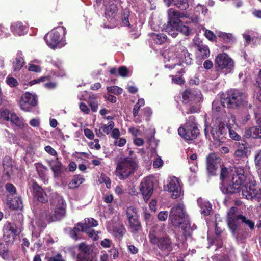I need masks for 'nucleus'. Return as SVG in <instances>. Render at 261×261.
Segmentation results:
<instances>
[{
    "label": "nucleus",
    "instance_id": "1a4fd4ad",
    "mask_svg": "<svg viewBox=\"0 0 261 261\" xmlns=\"http://www.w3.org/2000/svg\"><path fill=\"white\" fill-rule=\"evenodd\" d=\"M50 205L54 208V212L50 217V221L53 222L62 219L65 215L66 207L65 202L63 197L56 193H53Z\"/></svg>",
    "mask_w": 261,
    "mask_h": 261
},
{
    "label": "nucleus",
    "instance_id": "a211bd4d",
    "mask_svg": "<svg viewBox=\"0 0 261 261\" xmlns=\"http://www.w3.org/2000/svg\"><path fill=\"white\" fill-rule=\"evenodd\" d=\"M140 190L144 200L147 201L152 195L153 191V184L150 178L143 179L140 184Z\"/></svg>",
    "mask_w": 261,
    "mask_h": 261
},
{
    "label": "nucleus",
    "instance_id": "cd10ccee",
    "mask_svg": "<svg viewBox=\"0 0 261 261\" xmlns=\"http://www.w3.org/2000/svg\"><path fill=\"white\" fill-rule=\"evenodd\" d=\"M11 30L14 34L21 36L27 33L28 28L22 22H17L11 24Z\"/></svg>",
    "mask_w": 261,
    "mask_h": 261
},
{
    "label": "nucleus",
    "instance_id": "dca6fc26",
    "mask_svg": "<svg viewBox=\"0 0 261 261\" xmlns=\"http://www.w3.org/2000/svg\"><path fill=\"white\" fill-rule=\"evenodd\" d=\"M37 97L36 95L26 92L22 95L19 105L22 110L29 112L33 107L37 105Z\"/></svg>",
    "mask_w": 261,
    "mask_h": 261
},
{
    "label": "nucleus",
    "instance_id": "603ef678",
    "mask_svg": "<svg viewBox=\"0 0 261 261\" xmlns=\"http://www.w3.org/2000/svg\"><path fill=\"white\" fill-rule=\"evenodd\" d=\"M229 172L228 169L225 167H222L221 170L220 179L223 182L222 185H224L225 180H227Z\"/></svg>",
    "mask_w": 261,
    "mask_h": 261
},
{
    "label": "nucleus",
    "instance_id": "c9c22d12",
    "mask_svg": "<svg viewBox=\"0 0 261 261\" xmlns=\"http://www.w3.org/2000/svg\"><path fill=\"white\" fill-rule=\"evenodd\" d=\"M114 126V123L113 121H110L108 123L107 125H103L102 126L98 132H97V129H96V135L98 137H101L103 135L102 132L106 133V134H109L111 131L113 129Z\"/></svg>",
    "mask_w": 261,
    "mask_h": 261
},
{
    "label": "nucleus",
    "instance_id": "2eb2a0df",
    "mask_svg": "<svg viewBox=\"0 0 261 261\" xmlns=\"http://www.w3.org/2000/svg\"><path fill=\"white\" fill-rule=\"evenodd\" d=\"M168 21L167 23H173L178 21H181L180 18H189L191 22L197 23L199 18L197 16L189 17V14L186 12H180L173 8H169L167 10Z\"/></svg>",
    "mask_w": 261,
    "mask_h": 261
},
{
    "label": "nucleus",
    "instance_id": "423d86ee",
    "mask_svg": "<svg viewBox=\"0 0 261 261\" xmlns=\"http://www.w3.org/2000/svg\"><path fill=\"white\" fill-rule=\"evenodd\" d=\"M222 119L223 118H217L211 128V134L213 139L212 141L216 147L221 146L227 132V128Z\"/></svg>",
    "mask_w": 261,
    "mask_h": 261
},
{
    "label": "nucleus",
    "instance_id": "58836bf2",
    "mask_svg": "<svg viewBox=\"0 0 261 261\" xmlns=\"http://www.w3.org/2000/svg\"><path fill=\"white\" fill-rule=\"evenodd\" d=\"M174 25L178 29L179 32L185 36H188L191 33V29L188 26L184 25L182 21L177 22Z\"/></svg>",
    "mask_w": 261,
    "mask_h": 261
},
{
    "label": "nucleus",
    "instance_id": "20e7f679",
    "mask_svg": "<svg viewBox=\"0 0 261 261\" xmlns=\"http://www.w3.org/2000/svg\"><path fill=\"white\" fill-rule=\"evenodd\" d=\"M116 0H105V16L108 23L104 24L106 28L112 29L119 22L120 17L118 13V8L116 4Z\"/></svg>",
    "mask_w": 261,
    "mask_h": 261
},
{
    "label": "nucleus",
    "instance_id": "f704fd0d",
    "mask_svg": "<svg viewBox=\"0 0 261 261\" xmlns=\"http://www.w3.org/2000/svg\"><path fill=\"white\" fill-rule=\"evenodd\" d=\"M154 43L158 44H162L165 43L167 39V36L163 33H151L150 34Z\"/></svg>",
    "mask_w": 261,
    "mask_h": 261
},
{
    "label": "nucleus",
    "instance_id": "7c9ffc66",
    "mask_svg": "<svg viewBox=\"0 0 261 261\" xmlns=\"http://www.w3.org/2000/svg\"><path fill=\"white\" fill-rule=\"evenodd\" d=\"M24 64V61L21 51H18L13 61V69L14 71L21 69Z\"/></svg>",
    "mask_w": 261,
    "mask_h": 261
},
{
    "label": "nucleus",
    "instance_id": "c03bdc74",
    "mask_svg": "<svg viewBox=\"0 0 261 261\" xmlns=\"http://www.w3.org/2000/svg\"><path fill=\"white\" fill-rule=\"evenodd\" d=\"M238 218L239 220H241V222L244 224L246 226H248L250 229V230L254 229L255 224L252 221L242 215H239Z\"/></svg>",
    "mask_w": 261,
    "mask_h": 261
},
{
    "label": "nucleus",
    "instance_id": "f8f14e48",
    "mask_svg": "<svg viewBox=\"0 0 261 261\" xmlns=\"http://www.w3.org/2000/svg\"><path fill=\"white\" fill-rule=\"evenodd\" d=\"M136 163L131 158H125L120 162L116 168V172L120 179H125L133 174L136 169Z\"/></svg>",
    "mask_w": 261,
    "mask_h": 261
},
{
    "label": "nucleus",
    "instance_id": "412c9836",
    "mask_svg": "<svg viewBox=\"0 0 261 261\" xmlns=\"http://www.w3.org/2000/svg\"><path fill=\"white\" fill-rule=\"evenodd\" d=\"M257 125L246 128L244 132L246 138H261V117L256 120Z\"/></svg>",
    "mask_w": 261,
    "mask_h": 261
},
{
    "label": "nucleus",
    "instance_id": "49530a36",
    "mask_svg": "<svg viewBox=\"0 0 261 261\" xmlns=\"http://www.w3.org/2000/svg\"><path fill=\"white\" fill-rule=\"evenodd\" d=\"M222 107H225L222 103V98L220 101L215 100L212 103V110L214 113L221 112Z\"/></svg>",
    "mask_w": 261,
    "mask_h": 261
},
{
    "label": "nucleus",
    "instance_id": "c85d7f7f",
    "mask_svg": "<svg viewBox=\"0 0 261 261\" xmlns=\"http://www.w3.org/2000/svg\"><path fill=\"white\" fill-rule=\"evenodd\" d=\"M168 7L173 5L181 10H185L189 7L188 0H164Z\"/></svg>",
    "mask_w": 261,
    "mask_h": 261
},
{
    "label": "nucleus",
    "instance_id": "864d4df0",
    "mask_svg": "<svg viewBox=\"0 0 261 261\" xmlns=\"http://www.w3.org/2000/svg\"><path fill=\"white\" fill-rule=\"evenodd\" d=\"M12 205L14 208L20 209L22 207V201L20 197H15L12 200Z\"/></svg>",
    "mask_w": 261,
    "mask_h": 261
},
{
    "label": "nucleus",
    "instance_id": "f03ea898",
    "mask_svg": "<svg viewBox=\"0 0 261 261\" xmlns=\"http://www.w3.org/2000/svg\"><path fill=\"white\" fill-rule=\"evenodd\" d=\"M169 221L174 227H179L182 229L183 236H181V238L184 241L178 243L177 245L181 249H186L187 243L184 241L186 236L189 234L191 224L185 206L182 203L175 204L171 208L169 215Z\"/></svg>",
    "mask_w": 261,
    "mask_h": 261
},
{
    "label": "nucleus",
    "instance_id": "aec40b11",
    "mask_svg": "<svg viewBox=\"0 0 261 261\" xmlns=\"http://www.w3.org/2000/svg\"><path fill=\"white\" fill-rule=\"evenodd\" d=\"M78 249L79 253L77 255V261H92L91 255L92 250L89 245L82 243L79 245Z\"/></svg>",
    "mask_w": 261,
    "mask_h": 261
},
{
    "label": "nucleus",
    "instance_id": "09e8293b",
    "mask_svg": "<svg viewBox=\"0 0 261 261\" xmlns=\"http://www.w3.org/2000/svg\"><path fill=\"white\" fill-rule=\"evenodd\" d=\"M89 105L93 112H97L98 108V102L96 99L95 96H90L89 98Z\"/></svg>",
    "mask_w": 261,
    "mask_h": 261
},
{
    "label": "nucleus",
    "instance_id": "b1692460",
    "mask_svg": "<svg viewBox=\"0 0 261 261\" xmlns=\"http://www.w3.org/2000/svg\"><path fill=\"white\" fill-rule=\"evenodd\" d=\"M221 159L217 157L215 154H211L207 158V170L211 175H215L218 168V163Z\"/></svg>",
    "mask_w": 261,
    "mask_h": 261
},
{
    "label": "nucleus",
    "instance_id": "39448f33",
    "mask_svg": "<svg viewBox=\"0 0 261 261\" xmlns=\"http://www.w3.org/2000/svg\"><path fill=\"white\" fill-rule=\"evenodd\" d=\"M65 34L66 29L64 27H59L47 34L44 37V40L50 48H60L66 44L63 40Z\"/></svg>",
    "mask_w": 261,
    "mask_h": 261
},
{
    "label": "nucleus",
    "instance_id": "6e6552de",
    "mask_svg": "<svg viewBox=\"0 0 261 261\" xmlns=\"http://www.w3.org/2000/svg\"><path fill=\"white\" fill-rule=\"evenodd\" d=\"M237 210L236 207H231L227 213V222L229 229L236 239L238 241H243L247 238L248 234L247 232H245L244 234L241 235L239 232V215H236Z\"/></svg>",
    "mask_w": 261,
    "mask_h": 261
},
{
    "label": "nucleus",
    "instance_id": "6ab92c4d",
    "mask_svg": "<svg viewBox=\"0 0 261 261\" xmlns=\"http://www.w3.org/2000/svg\"><path fill=\"white\" fill-rule=\"evenodd\" d=\"M167 186L169 191L172 193L173 198L176 199L182 194L181 186L177 178L174 176L170 177Z\"/></svg>",
    "mask_w": 261,
    "mask_h": 261
},
{
    "label": "nucleus",
    "instance_id": "9d476101",
    "mask_svg": "<svg viewBox=\"0 0 261 261\" xmlns=\"http://www.w3.org/2000/svg\"><path fill=\"white\" fill-rule=\"evenodd\" d=\"M246 102V97L245 94L238 90L231 91L228 92L226 96L222 97L223 106L229 108H236Z\"/></svg>",
    "mask_w": 261,
    "mask_h": 261
},
{
    "label": "nucleus",
    "instance_id": "ddd939ff",
    "mask_svg": "<svg viewBox=\"0 0 261 261\" xmlns=\"http://www.w3.org/2000/svg\"><path fill=\"white\" fill-rule=\"evenodd\" d=\"M216 68L225 74L231 72L234 67L233 61L225 53L219 54L215 59Z\"/></svg>",
    "mask_w": 261,
    "mask_h": 261
},
{
    "label": "nucleus",
    "instance_id": "bb28decb",
    "mask_svg": "<svg viewBox=\"0 0 261 261\" xmlns=\"http://www.w3.org/2000/svg\"><path fill=\"white\" fill-rule=\"evenodd\" d=\"M109 231L117 237H122L126 232V229L122 225H109L107 227Z\"/></svg>",
    "mask_w": 261,
    "mask_h": 261
},
{
    "label": "nucleus",
    "instance_id": "774afa93",
    "mask_svg": "<svg viewBox=\"0 0 261 261\" xmlns=\"http://www.w3.org/2000/svg\"><path fill=\"white\" fill-rule=\"evenodd\" d=\"M257 82H258V86L259 88L258 93L257 94V98L259 101H261V69L259 70V72Z\"/></svg>",
    "mask_w": 261,
    "mask_h": 261
},
{
    "label": "nucleus",
    "instance_id": "338daca9",
    "mask_svg": "<svg viewBox=\"0 0 261 261\" xmlns=\"http://www.w3.org/2000/svg\"><path fill=\"white\" fill-rule=\"evenodd\" d=\"M255 162L258 167L261 168V150L255 155Z\"/></svg>",
    "mask_w": 261,
    "mask_h": 261
},
{
    "label": "nucleus",
    "instance_id": "4d7b16f0",
    "mask_svg": "<svg viewBox=\"0 0 261 261\" xmlns=\"http://www.w3.org/2000/svg\"><path fill=\"white\" fill-rule=\"evenodd\" d=\"M118 74L120 76L125 77L128 76V70L125 66H120L118 68Z\"/></svg>",
    "mask_w": 261,
    "mask_h": 261
},
{
    "label": "nucleus",
    "instance_id": "4468645a",
    "mask_svg": "<svg viewBox=\"0 0 261 261\" xmlns=\"http://www.w3.org/2000/svg\"><path fill=\"white\" fill-rule=\"evenodd\" d=\"M85 222L79 223L77 226L81 228L82 232L86 233L89 238L93 240H97L99 238L98 231H95L91 227H95L98 225L97 221L92 218H86L84 220Z\"/></svg>",
    "mask_w": 261,
    "mask_h": 261
},
{
    "label": "nucleus",
    "instance_id": "de8ad7c7",
    "mask_svg": "<svg viewBox=\"0 0 261 261\" xmlns=\"http://www.w3.org/2000/svg\"><path fill=\"white\" fill-rule=\"evenodd\" d=\"M0 256L5 260H8L10 258L9 251L3 243H0Z\"/></svg>",
    "mask_w": 261,
    "mask_h": 261
},
{
    "label": "nucleus",
    "instance_id": "79ce46f5",
    "mask_svg": "<svg viewBox=\"0 0 261 261\" xmlns=\"http://www.w3.org/2000/svg\"><path fill=\"white\" fill-rule=\"evenodd\" d=\"M137 213L138 211L135 207L130 206L127 207L126 210V216L128 220H129L138 218Z\"/></svg>",
    "mask_w": 261,
    "mask_h": 261
},
{
    "label": "nucleus",
    "instance_id": "8fccbe9b",
    "mask_svg": "<svg viewBox=\"0 0 261 261\" xmlns=\"http://www.w3.org/2000/svg\"><path fill=\"white\" fill-rule=\"evenodd\" d=\"M218 36L222 38L224 41L229 42L233 41L234 40L233 36L232 34L226 33L225 32H219L218 34Z\"/></svg>",
    "mask_w": 261,
    "mask_h": 261
},
{
    "label": "nucleus",
    "instance_id": "f257e3e1",
    "mask_svg": "<svg viewBox=\"0 0 261 261\" xmlns=\"http://www.w3.org/2000/svg\"><path fill=\"white\" fill-rule=\"evenodd\" d=\"M242 188V195L248 200L261 199V189L259 188L253 177L246 175L242 167L236 168L231 180V184L227 186L222 185L220 189L224 194H230L239 192Z\"/></svg>",
    "mask_w": 261,
    "mask_h": 261
},
{
    "label": "nucleus",
    "instance_id": "f3484780",
    "mask_svg": "<svg viewBox=\"0 0 261 261\" xmlns=\"http://www.w3.org/2000/svg\"><path fill=\"white\" fill-rule=\"evenodd\" d=\"M202 100V94L198 89H189L182 94V102L184 104L199 103Z\"/></svg>",
    "mask_w": 261,
    "mask_h": 261
},
{
    "label": "nucleus",
    "instance_id": "72a5a7b5",
    "mask_svg": "<svg viewBox=\"0 0 261 261\" xmlns=\"http://www.w3.org/2000/svg\"><path fill=\"white\" fill-rule=\"evenodd\" d=\"M198 203L201 208V213L204 215L207 216L210 214L212 210V205L208 201H202V199H198Z\"/></svg>",
    "mask_w": 261,
    "mask_h": 261
},
{
    "label": "nucleus",
    "instance_id": "5701e85b",
    "mask_svg": "<svg viewBox=\"0 0 261 261\" xmlns=\"http://www.w3.org/2000/svg\"><path fill=\"white\" fill-rule=\"evenodd\" d=\"M250 153L251 148L249 145L244 141H241L238 144V148L234 152V155L240 159H247Z\"/></svg>",
    "mask_w": 261,
    "mask_h": 261
},
{
    "label": "nucleus",
    "instance_id": "bf43d9fd",
    "mask_svg": "<svg viewBox=\"0 0 261 261\" xmlns=\"http://www.w3.org/2000/svg\"><path fill=\"white\" fill-rule=\"evenodd\" d=\"M232 129L233 128L228 129L230 137L234 140L239 141L241 139V136Z\"/></svg>",
    "mask_w": 261,
    "mask_h": 261
},
{
    "label": "nucleus",
    "instance_id": "052dcab7",
    "mask_svg": "<svg viewBox=\"0 0 261 261\" xmlns=\"http://www.w3.org/2000/svg\"><path fill=\"white\" fill-rule=\"evenodd\" d=\"M110 256L113 259H115L118 257L119 251L118 249L115 247H113L110 250H109Z\"/></svg>",
    "mask_w": 261,
    "mask_h": 261
},
{
    "label": "nucleus",
    "instance_id": "6e6d98bb",
    "mask_svg": "<svg viewBox=\"0 0 261 261\" xmlns=\"http://www.w3.org/2000/svg\"><path fill=\"white\" fill-rule=\"evenodd\" d=\"M107 90L109 92L113 93L115 94H119L122 92V89L116 86L108 87Z\"/></svg>",
    "mask_w": 261,
    "mask_h": 261
},
{
    "label": "nucleus",
    "instance_id": "393cba45",
    "mask_svg": "<svg viewBox=\"0 0 261 261\" xmlns=\"http://www.w3.org/2000/svg\"><path fill=\"white\" fill-rule=\"evenodd\" d=\"M32 186L33 190V195L34 198L42 203L47 202V196L43 189L36 182H33Z\"/></svg>",
    "mask_w": 261,
    "mask_h": 261
},
{
    "label": "nucleus",
    "instance_id": "2f4dec72",
    "mask_svg": "<svg viewBox=\"0 0 261 261\" xmlns=\"http://www.w3.org/2000/svg\"><path fill=\"white\" fill-rule=\"evenodd\" d=\"M14 162L9 156H5L3 160V166L4 172L10 175L13 171Z\"/></svg>",
    "mask_w": 261,
    "mask_h": 261
},
{
    "label": "nucleus",
    "instance_id": "4c0bfd02",
    "mask_svg": "<svg viewBox=\"0 0 261 261\" xmlns=\"http://www.w3.org/2000/svg\"><path fill=\"white\" fill-rule=\"evenodd\" d=\"M185 105L187 111L182 113L184 115L198 112L200 109L199 103H189Z\"/></svg>",
    "mask_w": 261,
    "mask_h": 261
},
{
    "label": "nucleus",
    "instance_id": "473e14b6",
    "mask_svg": "<svg viewBox=\"0 0 261 261\" xmlns=\"http://www.w3.org/2000/svg\"><path fill=\"white\" fill-rule=\"evenodd\" d=\"M128 221L129 222V229L132 233L136 234L141 230V225L138 218Z\"/></svg>",
    "mask_w": 261,
    "mask_h": 261
},
{
    "label": "nucleus",
    "instance_id": "4be33fe9",
    "mask_svg": "<svg viewBox=\"0 0 261 261\" xmlns=\"http://www.w3.org/2000/svg\"><path fill=\"white\" fill-rule=\"evenodd\" d=\"M10 121L13 127H17L18 128L26 131L28 133L30 130H32V129L25 123L23 118L18 117L15 113L11 114Z\"/></svg>",
    "mask_w": 261,
    "mask_h": 261
},
{
    "label": "nucleus",
    "instance_id": "e2e57ef3",
    "mask_svg": "<svg viewBox=\"0 0 261 261\" xmlns=\"http://www.w3.org/2000/svg\"><path fill=\"white\" fill-rule=\"evenodd\" d=\"M128 252L133 254V255H136L139 252L138 248L132 244L127 245V246Z\"/></svg>",
    "mask_w": 261,
    "mask_h": 261
},
{
    "label": "nucleus",
    "instance_id": "3c124183",
    "mask_svg": "<svg viewBox=\"0 0 261 261\" xmlns=\"http://www.w3.org/2000/svg\"><path fill=\"white\" fill-rule=\"evenodd\" d=\"M16 235L15 232H8V231L4 230L3 237L6 242L11 243L15 239Z\"/></svg>",
    "mask_w": 261,
    "mask_h": 261
},
{
    "label": "nucleus",
    "instance_id": "0eeeda50",
    "mask_svg": "<svg viewBox=\"0 0 261 261\" xmlns=\"http://www.w3.org/2000/svg\"><path fill=\"white\" fill-rule=\"evenodd\" d=\"M150 243L156 246L160 250L169 253L172 250V243L171 239L168 236L159 237L155 230L150 231L148 234Z\"/></svg>",
    "mask_w": 261,
    "mask_h": 261
},
{
    "label": "nucleus",
    "instance_id": "e433bc0d",
    "mask_svg": "<svg viewBox=\"0 0 261 261\" xmlns=\"http://www.w3.org/2000/svg\"><path fill=\"white\" fill-rule=\"evenodd\" d=\"M85 179L81 175L74 176L72 180L68 184L69 189H74L78 187L81 184L84 182Z\"/></svg>",
    "mask_w": 261,
    "mask_h": 261
},
{
    "label": "nucleus",
    "instance_id": "a878e982",
    "mask_svg": "<svg viewBox=\"0 0 261 261\" xmlns=\"http://www.w3.org/2000/svg\"><path fill=\"white\" fill-rule=\"evenodd\" d=\"M47 162L54 173V176L56 177H60L63 172V167L61 162L58 158L48 160Z\"/></svg>",
    "mask_w": 261,
    "mask_h": 261
},
{
    "label": "nucleus",
    "instance_id": "c756f323",
    "mask_svg": "<svg viewBox=\"0 0 261 261\" xmlns=\"http://www.w3.org/2000/svg\"><path fill=\"white\" fill-rule=\"evenodd\" d=\"M210 51L208 46L203 44L197 46L196 56L198 58L204 59L209 57Z\"/></svg>",
    "mask_w": 261,
    "mask_h": 261
},
{
    "label": "nucleus",
    "instance_id": "680f3d73",
    "mask_svg": "<svg viewBox=\"0 0 261 261\" xmlns=\"http://www.w3.org/2000/svg\"><path fill=\"white\" fill-rule=\"evenodd\" d=\"M12 113H10L9 111L5 110L2 111L0 113V116L2 118L7 120L9 121L10 120V116Z\"/></svg>",
    "mask_w": 261,
    "mask_h": 261
},
{
    "label": "nucleus",
    "instance_id": "13d9d810",
    "mask_svg": "<svg viewBox=\"0 0 261 261\" xmlns=\"http://www.w3.org/2000/svg\"><path fill=\"white\" fill-rule=\"evenodd\" d=\"M169 214L167 211H164L160 212L158 214V218L160 221H165L168 217H169Z\"/></svg>",
    "mask_w": 261,
    "mask_h": 261
},
{
    "label": "nucleus",
    "instance_id": "0e129e2a",
    "mask_svg": "<svg viewBox=\"0 0 261 261\" xmlns=\"http://www.w3.org/2000/svg\"><path fill=\"white\" fill-rule=\"evenodd\" d=\"M6 189L11 195H13L16 193V188L13 185L8 183L5 186Z\"/></svg>",
    "mask_w": 261,
    "mask_h": 261
},
{
    "label": "nucleus",
    "instance_id": "a19ab883",
    "mask_svg": "<svg viewBox=\"0 0 261 261\" xmlns=\"http://www.w3.org/2000/svg\"><path fill=\"white\" fill-rule=\"evenodd\" d=\"M175 22L173 23H167L166 28V31L169 34L171 35L173 37H175L177 36L179 33L178 29L175 27Z\"/></svg>",
    "mask_w": 261,
    "mask_h": 261
},
{
    "label": "nucleus",
    "instance_id": "7ed1b4c3",
    "mask_svg": "<svg viewBox=\"0 0 261 261\" xmlns=\"http://www.w3.org/2000/svg\"><path fill=\"white\" fill-rule=\"evenodd\" d=\"M168 57L169 61L175 59V62L172 64H166L165 66L166 68L173 69L176 66H180L179 62H184L187 65H191L193 62V56L189 53L187 48L181 43L176 44L169 48Z\"/></svg>",
    "mask_w": 261,
    "mask_h": 261
},
{
    "label": "nucleus",
    "instance_id": "5fc2aeb1",
    "mask_svg": "<svg viewBox=\"0 0 261 261\" xmlns=\"http://www.w3.org/2000/svg\"><path fill=\"white\" fill-rule=\"evenodd\" d=\"M6 82L7 84L11 87H16L18 85L17 80L10 75L6 78Z\"/></svg>",
    "mask_w": 261,
    "mask_h": 261
},
{
    "label": "nucleus",
    "instance_id": "a18cd8bd",
    "mask_svg": "<svg viewBox=\"0 0 261 261\" xmlns=\"http://www.w3.org/2000/svg\"><path fill=\"white\" fill-rule=\"evenodd\" d=\"M81 231V228L78 226H76L72 229H71L69 232L70 237L73 240L77 241L80 240L81 237L80 236L79 233Z\"/></svg>",
    "mask_w": 261,
    "mask_h": 261
},
{
    "label": "nucleus",
    "instance_id": "9b49d317",
    "mask_svg": "<svg viewBox=\"0 0 261 261\" xmlns=\"http://www.w3.org/2000/svg\"><path fill=\"white\" fill-rule=\"evenodd\" d=\"M178 132L179 135L186 140L195 139L199 134L197 124L195 122V117L193 116L189 117L184 127L180 126Z\"/></svg>",
    "mask_w": 261,
    "mask_h": 261
},
{
    "label": "nucleus",
    "instance_id": "69168bd1",
    "mask_svg": "<svg viewBox=\"0 0 261 261\" xmlns=\"http://www.w3.org/2000/svg\"><path fill=\"white\" fill-rule=\"evenodd\" d=\"M4 230L8 231V232H15L16 234L17 230L12 226L10 223H7L4 227Z\"/></svg>",
    "mask_w": 261,
    "mask_h": 261
},
{
    "label": "nucleus",
    "instance_id": "37998d69",
    "mask_svg": "<svg viewBox=\"0 0 261 261\" xmlns=\"http://www.w3.org/2000/svg\"><path fill=\"white\" fill-rule=\"evenodd\" d=\"M129 10L128 8H125L123 10L121 19L122 24L124 26L129 27L130 22L129 21Z\"/></svg>",
    "mask_w": 261,
    "mask_h": 261
},
{
    "label": "nucleus",
    "instance_id": "ea45409f",
    "mask_svg": "<svg viewBox=\"0 0 261 261\" xmlns=\"http://www.w3.org/2000/svg\"><path fill=\"white\" fill-rule=\"evenodd\" d=\"M227 119L225 118L223 120V122L225 121L226 127L228 129L229 128H235L238 127L236 122V118L232 114H229L227 117Z\"/></svg>",
    "mask_w": 261,
    "mask_h": 261
}]
</instances>
